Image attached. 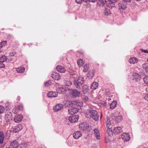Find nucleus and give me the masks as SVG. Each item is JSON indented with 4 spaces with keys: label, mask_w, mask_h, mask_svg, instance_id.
Listing matches in <instances>:
<instances>
[{
    "label": "nucleus",
    "mask_w": 148,
    "mask_h": 148,
    "mask_svg": "<svg viewBox=\"0 0 148 148\" xmlns=\"http://www.w3.org/2000/svg\"><path fill=\"white\" fill-rule=\"evenodd\" d=\"M17 109L19 110H22L23 109V106L22 104H20L18 105L17 106Z\"/></svg>",
    "instance_id": "79ce46f5"
},
{
    "label": "nucleus",
    "mask_w": 148,
    "mask_h": 148,
    "mask_svg": "<svg viewBox=\"0 0 148 148\" xmlns=\"http://www.w3.org/2000/svg\"><path fill=\"white\" fill-rule=\"evenodd\" d=\"M25 70L24 68L22 67L17 68L16 71L18 73H22Z\"/></svg>",
    "instance_id": "7c9ffc66"
},
{
    "label": "nucleus",
    "mask_w": 148,
    "mask_h": 148,
    "mask_svg": "<svg viewBox=\"0 0 148 148\" xmlns=\"http://www.w3.org/2000/svg\"><path fill=\"white\" fill-rule=\"evenodd\" d=\"M105 140L106 143H108L109 141V140L108 139V137L106 138Z\"/></svg>",
    "instance_id": "5fc2aeb1"
},
{
    "label": "nucleus",
    "mask_w": 148,
    "mask_h": 148,
    "mask_svg": "<svg viewBox=\"0 0 148 148\" xmlns=\"http://www.w3.org/2000/svg\"><path fill=\"white\" fill-rule=\"evenodd\" d=\"M88 69V64H86L84 66L83 71L84 72H86Z\"/></svg>",
    "instance_id": "4c0bfd02"
},
{
    "label": "nucleus",
    "mask_w": 148,
    "mask_h": 148,
    "mask_svg": "<svg viewBox=\"0 0 148 148\" xmlns=\"http://www.w3.org/2000/svg\"><path fill=\"white\" fill-rule=\"evenodd\" d=\"M9 103H8V102H7L5 103V106L7 107H8V106L9 105Z\"/></svg>",
    "instance_id": "4d7b16f0"
},
{
    "label": "nucleus",
    "mask_w": 148,
    "mask_h": 148,
    "mask_svg": "<svg viewBox=\"0 0 148 148\" xmlns=\"http://www.w3.org/2000/svg\"><path fill=\"white\" fill-rule=\"evenodd\" d=\"M4 133L2 132H0V143H3L4 139Z\"/></svg>",
    "instance_id": "bb28decb"
},
{
    "label": "nucleus",
    "mask_w": 148,
    "mask_h": 148,
    "mask_svg": "<svg viewBox=\"0 0 148 148\" xmlns=\"http://www.w3.org/2000/svg\"><path fill=\"white\" fill-rule=\"evenodd\" d=\"M90 116L95 121H97L99 119V116L98 112L95 110H91L89 112Z\"/></svg>",
    "instance_id": "f03ea898"
},
{
    "label": "nucleus",
    "mask_w": 148,
    "mask_h": 148,
    "mask_svg": "<svg viewBox=\"0 0 148 148\" xmlns=\"http://www.w3.org/2000/svg\"><path fill=\"white\" fill-rule=\"evenodd\" d=\"M1 118V117H0V118Z\"/></svg>",
    "instance_id": "0e129e2a"
},
{
    "label": "nucleus",
    "mask_w": 148,
    "mask_h": 148,
    "mask_svg": "<svg viewBox=\"0 0 148 148\" xmlns=\"http://www.w3.org/2000/svg\"><path fill=\"white\" fill-rule=\"evenodd\" d=\"M12 119V114L10 112H8L5 115V119L6 121L9 122Z\"/></svg>",
    "instance_id": "1a4fd4ad"
},
{
    "label": "nucleus",
    "mask_w": 148,
    "mask_h": 148,
    "mask_svg": "<svg viewBox=\"0 0 148 148\" xmlns=\"http://www.w3.org/2000/svg\"><path fill=\"white\" fill-rule=\"evenodd\" d=\"M133 80L134 81L138 82L141 78L140 75L136 73H134L133 75Z\"/></svg>",
    "instance_id": "6e6552de"
},
{
    "label": "nucleus",
    "mask_w": 148,
    "mask_h": 148,
    "mask_svg": "<svg viewBox=\"0 0 148 148\" xmlns=\"http://www.w3.org/2000/svg\"><path fill=\"white\" fill-rule=\"evenodd\" d=\"M104 2L103 0H98L97 4L101 7H103L104 5Z\"/></svg>",
    "instance_id": "c85d7f7f"
},
{
    "label": "nucleus",
    "mask_w": 148,
    "mask_h": 148,
    "mask_svg": "<svg viewBox=\"0 0 148 148\" xmlns=\"http://www.w3.org/2000/svg\"><path fill=\"white\" fill-rule=\"evenodd\" d=\"M141 50L142 52H143L146 53H148V49L144 50L143 49H141Z\"/></svg>",
    "instance_id": "09e8293b"
},
{
    "label": "nucleus",
    "mask_w": 148,
    "mask_h": 148,
    "mask_svg": "<svg viewBox=\"0 0 148 148\" xmlns=\"http://www.w3.org/2000/svg\"><path fill=\"white\" fill-rule=\"evenodd\" d=\"M79 111V109L75 107H72L68 109L69 113L70 114H73L77 113Z\"/></svg>",
    "instance_id": "0eeeda50"
},
{
    "label": "nucleus",
    "mask_w": 148,
    "mask_h": 148,
    "mask_svg": "<svg viewBox=\"0 0 148 148\" xmlns=\"http://www.w3.org/2000/svg\"><path fill=\"white\" fill-rule=\"evenodd\" d=\"M10 145L15 148H16L18 146V143L16 140H14L11 143Z\"/></svg>",
    "instance_id": "c756f323"
},
{
    "label": "nucleus",
    "mask_w": 148,
    "mask_h": 148,
    "mask_svg": "<svg viewBox=\"0 0 148 148\" xmlns=\"http://www.w3.org/2000/svg\"><path fill=\"white\" fill-rule=\"evenodd\" d=\"M47 95L49 97H54L57 96L58 93L57 92L50 91L47 94Z\"/></svg>",
    "instance_id": "9d476101"
},
{
    "label": "nucleus",
    "mask_w": 148,
    "mask_h": 148,
    "mask_svg": "<svg viewBox=\"0 0 148 148\" xmlns=\"http://www.w3.org/2000/svg\"><path fill=\"white\" fill-rule=\"evenodd\" d=\"M70 93L74 97H79L80 95V92L75 89H71L70 90Z\"/></svg>",
    "instance_id": "20e7f679"
},
{
    "label": "nucleus",
    "mask_w": 148,
    "mask_h": 148,
    "mask_svg": "<svg viewBox=\"0 0 148 148\" xmlns=\"http://www.w3.org/2000/svg\"><path fill=\"white\" fill-rule=\"evenodd\" d=\"M79 127L80 129L81 130H89V125L86 122H83L80 124Z\"/></svg>",
    "instance_id": "7ed1b4c3"
},
{
    "label": "nucleus",
    "mask_w": 148,
    "mask_h": 148,
    "mask_svg": "<svg viewBox=\"0 0 148 148\" xmlns=\"http://www.w3.org/2000/svg\"><path fill=\"white\" fill-rule=\"evenodd\" d=\"M77 76V75L75 73H72L71 74V78H75Z\"/></svg>",
    "instance_id": "c03bdc74"
},
{
    "label": "nucleus",
    "mask_w": 148,
    "mask_h": 148,
    "mask_svg": "<svg viewBox=\"0 0 148 148\" xmlns=\"http://www.w3.org/2000/svg\"><path fill=\"white\" fill-rule=\"evenodd\" d=\"M94 75V72L93 70H89L88 71L87 76L90 79H92Z\"/></svg>",
    "instance_id": "5701e85b"
},
{
    "label": "nucleus",
    "mask_w": 148,
    "mask_h": 148,
    "mask_svg": "<svg viewBox=\"0 0 148 148\" xmlns=\"http://www.w3.org/2000/svg\"><path fill=\"white\" fill-rule=\"evenodd\" d=\"M4 111V107L0 106V113H2Z\"/></svg>",
    "instance_id": "37998d69"
},
{
    "label": "nucleus",
    "mask_w": 148,
    "mask_h": 148,
    "mask_svg": "<svg viewBox=\"0 0 148 148\" xmlns=\"http://www.w3.org/2000/svg\"><path fill=\"white\" fill-rule=\"evenodd\" d=\"M7 43V41L5 40L1 42L0 44V48H1L3 46L5 45Z\"/></svg>",
    "instance_id": "a19ab883"
},
{
    "label": "nucleus",
    "mask_w": 148,
    "mask_h": 148,
    "mask_svg": "<svg viewBox=\"0 0 148 148\" xmlns=\"http://www.w3.org/2000/svg\"><path fill=\"white\" fill-rule=\"evenodd\" d=\"M101 117H102V114H101Z\"/></svg>",
    "instance_id": "680f3d73"
},
{
    "label": "nucleus",
    "mask_w": 148,
    "mask_h": 148,
    "mask_svg": "<svg viewBox=\"0 0 148 148\" xmlns=\"http://www.w3.org/2000/svg\"><path fill=\"white\" fill-rule=\"evenodd\" d=\"M16 54V53L15 51H13L11 52H10L9 53V56H14Z\"/></svg>",
    "instance_id": "a18cd8bd"
},
{
    "label": "nucleus",
    "mask_w": 148,
    "mask_h": 148,
    "mask_svg": "<svg viewBox=\"0 0 148 148\" xmlns=\"http://www.w3.org/2000/svg\"><path fill=\"white\" fill-rule=\"evenodd\" d=\"M142 67L145 69L146 71L148 70V63H145L142 65Z\"/></svg>",
    "instance_id": "e433bc0d"
},
{
    "label": "nucleus",
    "mask_w": 148,
    "mask_h": 148,
    "mask_svg": "<svg viewBox=\"0 0 148 148\" xmlns=\"http://www.w3.org/2000/svg\"><path fill=\"white\" fill-rule=\"evenodd\" d=\"M23 119V116L20 114L16 115L14 119V121L15 122L18 123L20 122Z\"/></svg>",
    "instance_id": "4468645a"
},
{
    "label": "nucleus",
    "mask_w": 148,
    "mask_h": 148,
    "mask_svg": "<svg viewBox=\"0 0 148 148\" xmlns=\"http://www.w3.org/2000/svg\"><path fill=\"white\" fill-rule=\"evenodd\" d=\"M56 69L58 72L61 73H64L66 71L65 68L61 65L57 66L56 67Z\"/></svg>",
    "instance_id": "2eb2a0df"
},
{
    "label": "nucleus",
    "mask_w": 148,
    "mask_h": 148,
    "mask_svg": "<svg viewBox=\"0 0 148 148\" xmlns=\"http://www.w3.org/2000/svg\"><path fill=\"white\" fill-rule=\"evenodd\" d=\"M143 80L145 84H148V77L145 76L143 79Z\"/></svg>",
    "instance_id": "ea45409f"
},
{
    "label": "nucleus",
    "mask_w": 148,
    "mask_h": 148,
    "mask_svg": "<svg viewBox=\"0 0 148 148\" xmlns=\"http://www.w3.org/2000/svg\"><path fill=\"white\" fill-rule=\"evenodd\" d=\"M103 13L105 15L108 16L111 14V12L109 8H106L104 10Z\"/></svg>",
    "instance_id": "393cba45"
},
{
    "label": "nucleus",
    "mask_w": 148,
    "mask_h": 148,
    "mask_svg": "<svg viewBox=\"0 0 148 148\" xmlns=\"http://www.w3.org/2000/svg\"><path fill=\"white\" fill-rule=\"evenodd\" d=\"M122 131V130L120 127H115L113 130V132L115 134L119 133Z\"/></svg>",
    "instance_id": "a211bd4d"
},
{
    "label": "nucleus",
    "mask_w": 148,
    "mask_h": 148,
    "mask_svg": "<svg viewBox=\"0 0 148 148\" xmlns=\"http://www.w3.org/2000/svg\"><path fill=\"white\" fill-rule=\"evenodd\" d=\"M88 1V0H83V1H84V2H87V1Z\"/></svg>",
    "instance_id": "bf43d9fd"
},
{
    "label": "nucleus",
    "mask_w": 148,
    "mask_h": 148,
    "mask_svg": "<svg viewBox=\"0 0 148 148\" xmlns=\"http://www.w3.org/2000/svg\"><path fill=\"white\" fill-rule=\"evenodd\" d=\"M69 119L72 123L76 122L79 119V116L77 115H72L69 117Z\"/></svg>",
    "instance_id": "39448f33"
},
{
    "label": "nucleus",
    "mask_w": 148,
    "mask_h": 148,
    "mask_svg": "<svg viewBox=\"0 0 148 148\" xmlns=\"http://www.w3.org/2000/svg\"><path fill=\"white\" fill-rule=\"evenodd\" d=\"M84 79L82 76L78 77L77 79H75L74 82L76 87L78 89H80V85L84 83Z\"/></svg>",
    "instance_id": "f257e3e1"
},
{
    "label": "nucleus",
    "mask_w": 148,
    "mask_h": 148,
    "mask_svg": "<svg viewBox=\"0 0 148 148\" xmlns=\"http://www.w3.org/2000/svg\"><path fill=\"white\" fill-rule=\"evenodd\" d=\"M76 2L78 4H79L81 3L82 1H83V0H75Z\"/></svg>",
    "instance_id": "3c124183"
},
{
    "label": "nucleus",
    "mask_w": 148,
    "mask_h": 148,
    "mask_svg": "<svg viewBox=\"0 0 148 148\" xmlns=\"http://www.w3.org/2000/svg\"><path fill=\"white\" fill-rule=\"evenodd\" d=\"M73 105L74 106H78L82 107V106L83 105V103L79 100H76L73 101Z\"/></svg>",
    "instance_id": "6ab92c4d"
},
{
    "label": "nucleus",
    "mask_w": 148,
    "mask_h": 148,
    "mask_svg": "<svg viewBox=\"0 0 148 148\" xmlns=\"http://www.w3.org/2000/svg\"><path fill=\"white\" fill-rule=\"evenodd\" d=\"M88 86L87 85H85L83 86L82 88V91L84 94H85L87 93L88 92Z\"/></svg>",
    "instance_id": "b1692460"
},
{
    "label": "nucleus",
    "mask_w": 148,
    "mask_h": 148,
    "mask_svg": "<svg viewBox=\"0 0 148 148\" xmlns=\"http://www.w3.org/2000/svg\"><path fill=\"white\" fill-rule=\"evenodd\" d=\"M58 91L60 93H64L66 92V90L63 87H61L58 88Z\"/></svg>",
    "instance_id": "72a5a7b5"
},
{
    "label": "nucleus",
    "mask_w": 148,
    "mask_h": 148,
    "mask_svg": "<svg viewBox=\"0 0 148 148\" xmlns=\"http://www.w3.org/2000/svg\"><path fill=\"white\" fill-rule=\"evenodd\" d=\"M22 129V125L21 124H19L14 127L13 131L14 132L16 133L21 130Z\"/></svg>",
    "instance_id": "f3484780"
},
{
    "label": "nucleus",
    "mask_w": 148,
    "mask_h": 148,
    "mask_svg": "<svg viewBox=\"0 0 148 148\" xmlns=\"http://www.w3.org/2000/svg\"><path fill=\"white\" fill-rule=\"evenodd\" d=\"M88 98L87 96H84L83 98V101L84 102H86L88 99Z\"/></svg>",
    "instance_id": "de8ad7c7"
},
{
    "label": "nucleus",
    "mask_w": 148,
    "mask_h": 148,
    "mask_svg": "<svg viewBox=\"0 0 148 148\" xmlns=\"http://www.w3.org/2000/svg\"><path fill=\"white\" fill-rule=\"evenodd\" d=\"M73 101H70L69 100L66 101L65 103V105L67 107H70L72 106H74Z\"/></svg>",
    "instance_id": "4be33fe9"
},
{
    "label": "nucleus",
    "mask_w": 148,
    "mask_h": 148,
    "mask_svg": "<svg viewBox=\"0 0 148 148\" xmlns=\"http://www.w3.org/2000/svg\"><path fill=\"white\" fill-rule=\"evenodd\" d=\"M51 84V82L50 80H48L45 83V85L46 87H48Z\"/></svg>",
    "instance_id": "58836bf2"
},
{
    "label": "nucleus",
    "mask_w": 148,
    "mask_h": 148,
    "mask_svg": "<svg viewBox=\"0 0 148 148\" xmlns=\"http://www.w3.org/2000/svg\"><path fill=\"white\" fill-rule=\"evenodd\" d=\"M77 64L79 66H82L84 64V61L83 60L79 59L78 60L77 62Z\"/></svg>",
    "instance_id": "473e14b6"
},
{
    "label": "nucleus",
    "mask_w": 148,
    "mask_h": 148,
    "mask_svg": "<svg viewBox=\"0 0 148 148\" xmlns=\"http://www.w3.org/2000/svg\"><path fill=\"white\" fill-rule=\"evenodd\" d=\"M129 62L131 64H134L137 63L138 62V60L136 58H132L129 59Z\"/></svg>",
    "instance_id": "aec40b11"
},
{
    "label": "nucleus",
    "mask_w": 148,
    "mask_h": 148,
    "mask_svg": "<svg viewBox=\"0 0 148 148\" xmlns=\"http://www.w3.org/2000/svg\"><path fill=\"white\" fill-rule=\"evenodd\" d=\"M119 9L124 10L126 8V5L124 4V3L122 1L119 2Z\"/></svg>",
    "instance_id": "412c9836"
},
{
    "label": "nucleus",
    "mask_w": 148,
    "mask_h": 148,
    "mask_svg": "<svg viewBox=\"0 0 148 148\" xmlns=\"http://www.w3.org/2000/svg\"><path fill=\"white\" fill-rule=\"evenodd\" d=\"M144 98L147 101H148V93L147 94H146L144 97Z\"/></svg>",
    "instance_id": "8fccbe9b"
},
{
    "label": "nucleus",
    "mask_w": 148,
    "mask_h": 148,
    "mask_svg": "<svg viewBox=\"0 0 148 148\" xmlns=\"http://www.w3.org/2000/svg\"><path fill=\"white\" fill-rule=\"evenodd\" d=\"M106 124L107 127H109L111 124L110 120L108 117H107L106 119Z\"/></svg>",
    "instance_id": "f704fd0d"
},
{
    "label": "nucleus",
    "mask_w": 148,
    "mask_h": 148,
    "mask_svg": "<svg viewBox=\"0 0 148 148\" xmlns=\"http://www.w3.org/2000/svg\"><path fill=\"white\" fill-rule=\"evenodd\" d=\"M94 133L97 139L98 140L100 139L99 131L98 129L95 128L94 130Z\"/></svg>",
    "instance_id": "dca6fc26"
},
{
    "label": "nucleus",
    "mask_w": 148,
    "mask_h": 148,
    "mask_svg": "<svg viewBox=\"0 0 148 148\" xmlns=\"http://www.w3.org/2000/svg\"><path fill=\"white\" fill-rule=\"evenodd\" d=\"M108 132V130H107V132Z\"/></svg>",
    "instance_id": "e2e57ef3"
},
{
    "label": "nucleus",
    "mask_w": 148,
    "mask_h": 148,
    "mask_svg": "<svg viewBox=\"0 0 148 148\" xmlns=\"http://www.w3.org/2000/svg\"><path fill=\"white\" fill-rule=\"evenodd\" d=\"M27 143H22V145L23 146V147H27V145H28L27 144Z\"/></svg>",
    "instance_id": "864d4df0"
},
{
    "label": "nucleus",
    "mask_w": 148,
    "mask_h": 148,
    "mask_svg": "<svg viewBox=\"0 0 148 148\" xmlns=\"http://www.w3.org/2000/svg\"><path fill=\"white\" fill-rule=\"evenodd\" d=\"M12 61V58H10V60L9 59V61H10V62H11Z\"/></svg>",
    "instance_id": "052dcab7"
},
{
    "label": "nucleus",
    "mask_w": 148,
    "mask_h": 148,
    "mask_svg": "<svg viewBox=\"0 0 148 148\" xmlns=\"http://www.w3.org/2000/svg\"><path fill=\"white\" fill-rule=\"evenodd\" d=\"M51 77L55 80H58L61 78V76L59 74L55 72H52Z\"/></svg>",
    "instance_id": "423d86ee"
},
{
    "label": "nucleus",
    "mask_w": 148,
    "mask_h": 148,
    "mask_svg": "<svg viewBox=\"0 0 148 148\" xmlns=\"http://www.w3.org/2000/svg\"><path fill=\"white\" fill-rule=\"evenodd\" d=\"M5 65L2 62L0 63V68H3L4 67Z\"/></svg>",
    "instance_id": "603ef678"
},
{
    "label": "nucleus",
    "mask_w": 148,
    "mask_h": 148,
    "mask_svg": "<svg viewBox=\"0 0 148 148\" xmlns=\"http://www.w3.org/2000/svg\"><path fill=\"white\" fill-rule=\"evenodd\" d=\"M97 0H88V1L90 2L95 3L97 1Z\"/></svg>",
    "instance_id": "6e6d98bb"
},
{
    "label": "nucleus",
    "mask_w": 148,
    "mask_h": 148,
    "mask_svg": "<svg viewBox=\"0 0 148 148\" xmlns=\"http://www.w3.org/2000/svg\"><path fill=\"white\" fill-rule=\"evenodd\" d=\"M98 86V83L96 82H94L92 84L91 88L93 90H95L97 88Z\"/></svg>",
    "instance_id": "a878e982"
},
{
    "label": "nucleus",
    "mask_w": 148,
    "mask_h": 148,
    "mask_svg": "<svg viewBox=\"0 0 148 148\" xmlns=\"http://www.w3.org/2000/svg\"><path fill=\"white\" fill-rule=\"evenodd\" d=\"M63 107L62 104L61 103L58 104L53 107V110L55 112H58Z\"/></svg>",
    "instance_id": "f8f14e48"
},
{
    "label": "nucleus",
    "mask_w": 148,
    "mask_h": 148,
    "mask_svg": "<svg viewBox=\"0 0 148 148\" xmlns=\"http://www.w3.org/2000/svg\"><path fill=\"white\" fill-rule=\"evenodd\" d=\"M117 102L116 101H113L110 105V108L111 109H112L114 108L116 106Z\"/></svg>",
    "instance_id": "cd10ccee"
},
{
    "label": "nucleus",
    "mask_w": 148,
    "mask_h": 148,
    "mask_svg": "<svg viewBox=\"0 0 148 148\" xmlns=\"http://www.w3.org/2000/svg\"><path fill=\"white\" fill-rule=\"evenodd\" d=\"M122 117L121 115H119L116 118L115 122L116 123H118L121 121L122 119Z\"/></svg>",
    "instance_id": "2f4dec72"
},
{
    "label": "nucleus",
    "mask_w": 148,
    "mask_h": 148,
    "mask_svg": "<svg viewBox=\"0 0 148 148\" xmlns=\"http://www.w3.org/2000/svg\"><path fill=\"white\" fill-rule=\"evenodd\" d=\"M7 60V57L5 56H3L0 58V62H2Z\"/></svg>",
    "instance_id": "c9c22d12"
},
{
    "label": "nucleus",
    "mask_w": 148,
    "mask_h": 148,
    "mask_svg": "<svg viewBox=\"0 0 148 148\" xmlns=\"http://www.w3.org/2000/svg\"><path fill=\"white\" fill-rule=\"evenodd\" d=\"M73 136L74 138L77 139L82 136V132L79 131H76L73 133Z\"/></svg>",
    "instance_id": "9b49d317"
},
{
    "label": "nucleus",
    "mask_w": 148,
    "mask_h": 148,
    "mask_svg": "<svg viewBox=\"0 0 148 148\" xmlns=\"http://www.w3.org/2000/svg\"><path fill=\"white\" fill-rule=\"evenodd\" d=\"M12 112L14 114H16L17 113L18 110L16 108H14L12 110Z\"/></svg>",
    "instance_id": "49530a36"
},
{
    "label": "nucleus",
    "mask_w": 148,
    "mask_h": 148,
    "mask_svg": "<svg viewBox=\"0 0 148 148\" xmlns=\"http://www.w3.org/2000/svg\"><path fill=\"white\" fill-rule=\"evenodd\" d=\"M122 139L125 141H129L130 139V135L127 133H124L122 135Z\"/></svg>",
    "instance_id": "ddd939ff"
},
{
    "label": "nucleus",
    "mask_w": 148,
    "mask_h": 148,
    "mask_svg": "<svg viewBox=\"0 0 148 148\" xmlns=\"http://www.w3.org/2000/svg\"><path fill=\"white\" fill-rule=\"evenodd\" d=\"M123 0V1H125V2H129L131 1V0Z\"/></svg>",
    "instance_id": "13d9d810"
}]
</instances>
